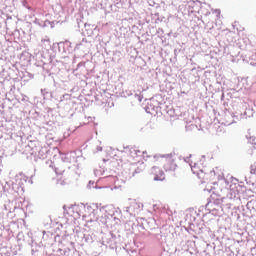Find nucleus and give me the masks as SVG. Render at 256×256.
<instances>
[{
    "label": "nucleus",
    "mask_w": 256,
    "mask_h": 256,
    "mask_svg": "<svg viewBox=\"0 0 256 256\" xmlns=\"http://www.w3.org/2000/svg\"><path fill=\"white\" fill-rule=\"evenodd\" d=\"M152 163H154V165L163 167L165 171H175L177 167V165L173 161V157L171 156V154H166V155L156 154L152 158Z\"/></svg>",
    "instance_id": "1"
},
{
    "label": "nucleus",
    "mask_w": 256,
    "mask_h": 256,
    "mask_svg": "<svg viewBox=\"0 0 256 256\" xmlns=\"http://www.w3.org/2000/svg\"><path fill=\"white\" fill-rule=\"evenodd\" d=\"M191 170L194 175H197L198 179H200L202 183L207 181V169L201 162L192 165Z\"/></svg>",
    "instance_id": "2"
},
{
    "label": "nucleus",
    "mask_w": 256,
    "mask_h": 256,
    "mask_svg": "<svg viewBox=\"0 0 256 256\" xmlns=\"http://www.w3.org/2000/svg\"><path fill=\"white\" fill-rule=\"evenodd\" d=\"M151 175L154 181H165V172L159 168V165L154 164L151 168Z\"/></svg>",
    "instance_id": "3"
}]
</instances>
